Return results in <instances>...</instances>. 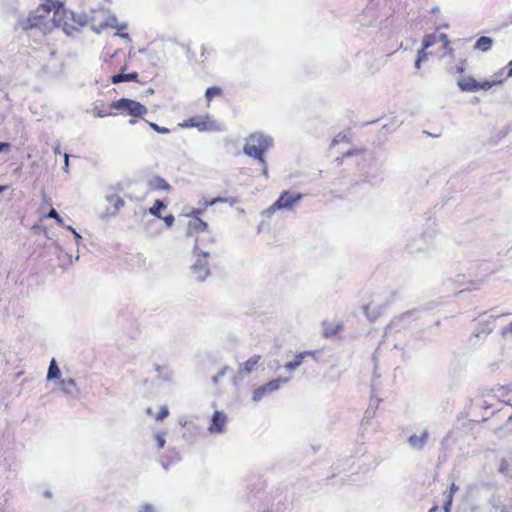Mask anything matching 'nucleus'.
<instances>
[{"mask_svg": "<svg viewBox=\"0 0 512 512\" xmlns=\"http://www.w3.org/2000/svg\"><path fill=\"white\" fill-rule=\"evenodd\" d=\"M70 21L79 26H85L91 22L93 30L99 33L108 26H114L116 17L110 16L108 20L96 23L94 16L65 9L62 0H45L28 16L21 17L19 26L28 37L34 41H40L53 26H69Z\"/></svg>", "mask_w": 512, "mask_h": 512, "instance_id": "1", "label": "nucleus"}, {"mask_svg": "<svg viewBox=\"0 0 512 512\" xmlns=\"http://www.w3.org/2000/svg\"><path fill=\"white\" fill-rule=\"evenodd\" d=\"M273 146V138L261 132L251 133L245 138L243 152L245 155L264 163V154Z\"/></svg>", "mask_w": 512, "mask_h": 512, "instance_id": "2", "label": "nucleus"}, {"mask_svg": "<svg viewBox=\"0 0 512 512\" xmlns=\"http://www.w3.org/2000/svg\"><path fill=\"white\" fill-rule=\"evenodd\" d=\"M200 243L201 240L199 238H196L195 245L193 248V254L196 257V259L191 266V272L196 281L203 282L210 275V268L207 261L210 252L203 250L200 247Z\"/></svg>", "mask_w": 512, "mask_h": 512, "instance_id": "3", "label": "nucleus"}, {"mask_svg": "<svg viewBox=\"0 0 512 512\" xmlns=\"http://www.w3.org/2000/svg\"><path fill=\"white\" fill-rule=\"evenodd\" d=\"M180 125L184 128H197L201 132L224 130L223 124L217 122L208 114L188 118Z\"/></svg>", "mask_w": 512, "mask_h": 512, "instance_id": "4", "label": "nucleus"}, {"mask_svg": "<svg viewBox=\"0 0 512 512\" xmlns=\"http://www.w3.org/2000/svg\"><path fill=\"white\" fill-rule=\"evenodd\" d=\"M438 232V225L434 221L428 223L426 229L421 232L418 241L408 245L409 249L412 252L423 251L427 249L434 243Z\"/></svg>", "mask_w": 512, "mask_h": 512, "instance_id": "5", "label": "nucleus"}, {"mask_svg": "<svg viewBox=\"0 0 512 512\" xmlns=\"http://www.w3.org/2000/svg\"><path fill=\"white\" fill-rule=\"evenodd\" d=\"M111 108L125 112L132 117H143L148 112L146 106L128 98H121L113 101L111 103Z\"/></svg>", "mask_w": 512, "mask_h": 512, "instance_id": "6", "label": "nucleus"}, {"mask_svg": "<svg viewBox=\"0 0 512 512\" xmlns=\"http://www.w3.org/2000/svg\"><path fill=\"white\" fill-rule=\"evenodd\" d=\"M288 382V379H273L269 382H267L264 385H261L253 390L252 399L254 402L261 401L264 397L272 394L273 392H276L280 389L282 384H285Z\"/></svg>", "mask_w": 512, "mask_h": 512, "instance_id": "7", "label": "nucleus"}, {"mask_svg": "<svg viewBox=\"0 0 512 512\" xmlns=\"http://www.w3.org/2000/svg\"><path fill=\"white\" fill-rule=\"evenodd\" d=\"M510 313H503L499 315H489L486 319H481L473 333L476 338L486 337L495 329V321L498 318L509 316Z\"/></svg>", "mask_w": 512, "mask_h": 512, "instance_id": "8", "label": "nucleus"}, {"mask_svg": "<svg viewBox=\"0 0 512 512\" xmlns=\"http://www.w3.org/2000/svg\"><path fill=\"white\" fill-rule=\"evenodd\" d=\"M228 417L224 411L215 410L211 416L207 430L210 434L220 435L226 432Z\"/></svg>", "mask_w": 512, "mask_h": 512, "instance_id": "9", "label": "nucleus"}, {"mask_svg": "<svg viewBox=\"0 0 512 512\" xmlns=\"http://www.w3.org/2000/svg\"><path fill=\"white\" fill-rule=\"evenodd\" d=\"M429 438V432L426 428H418L414 432H408L407 443L414 451H421L424 449Z\"/></svg>", "mask_w": 512, "mask_h": 512, "instance_id": "10", "label": "nucleus"}, {"mask_svg": "<svg viewBox=\"0 0 512 512\" xmlns=\"http://www.w3.org/2000/svg\"><path fill=\"white\" fill-rule=\"evenodd\" d=\"M301 193H291L284 191L280 194L279 198L275 201L276 207L283 211H291L302 200Z\"/></svg>", "mask_w": 512, "mask_h": 512, "instance_id": "11", "label": "nucleus"}, {"mask_svg": "<svg viewBox=\"0 0 512 512\" xmlns=\"http://www.w3.org/2000/svg\"><path fill=\"white\" fill-rule=\"evenodd\" d=\"M363 181L372 185L382 181V169L376 161H371L362 172Z\"/></svg>", "mask_w": 512, "mask_h": 512, "instance_id": "12", "label": "nucleus"}, {"mask_svg": "<svg viewBox=\"0 0 512 512\" xmlns=\"http://www.w3.org/2000/svg\"><path fill=\"white\" fill-rule=\"evenodd\" d=\"M105 200L108 202L109 207H107L106 212L101 215L102 219H108L109 217L115 216L124 205V200L116 194L106 195Z\"/></svg>", "mask_w": 512, "mask_h": 512, "instance_id": "13", "label": "nucleus"}, {"mask_svg": "<svg viewBox=\"0 0 512 512\" xmlns=\"http://www.w3.org/2000/svg\"><path fill=\"white\" fill-rule=\"evenodd\" d=\"M60 391L67 397L78 399L80 396V389L76 381L72 378L60 379L58 382Z\"/></svg>", "mask_w": 512, "mask_h": 512, "instance_id": "14", "label": "nucleus"}, {"mask_svg": "<svg viewBox=\"0 0 512 512\" xmlns=\"http://www.w3.org/2000/svg\"><path fill=\"white\" fill-rule=\"evenodd\" d=\"M457 85L463 92H478V81L472 76H464L457 79Z\"/></svg>", "mask_w": 512, "mask_h": 512, "instance_id": "15", "label": "nucleus"}, {"mask_svg": "<svg viewBox=\"0 0 512 512\" xmlns=\"http://www.w3.org/2000/svg\"><path fill=\"white\" fill-rule=\"evenodd\" d=\"M148 187L150 190L159 191V190H170V184L160 176H154L148 180Z\"/></svg>", "mask_w": 512, "mask_h": 512, "instance_id": "16", "label": "nucleus"}, {"mask_svg": "<svg viewBox=\"0 0 512 512\" xmlns=\"http://www.w3.org/2000/svg\"><path fill=\"white\" fill-rule=\"evenodd\" d=\"M184 427L187 429L188 433H183V438L190 443L194 442L200 431V427L194 422H185Z\"/></svg>", "mask_w": 512, "mask_h": 512, "instance_id": "17", "label": "nucleus"}, {"mask_svg": "<svg viewBox=\"0 0 512 512\" xmlns=\"http://www.w3.org/2000/svg\"><path fill=\"white\" fill-rule=\"evenodd\" d=\"M155 372L157 377L165 382H170L173 379V370L166 365H155Z\"/></svg>", "mask_w": 512, "mask_h": 512, "instance_id": "18", "label": "nucleus"}, {"mask_svg": "<svg viewBox=\"0 0 512 512\" xmlns=\"http://www.w3.org/2000/svg\"><path fill=\"white\" fill-rule=\"evenodd\" d=\"M125 69H126V66H124L122 68V71H124ZM137 78H138L137 72H131L128 74L120 72L112 77V82L113 83H121V82H126V81H136Z\"/></svg>", "mask_w": 512, "mask_h": 512, "instance_id": "19", "label": "nucleus"}, {"mask_svg": "<svg viewBox=\"0 0 512 512\" xmlns=\"http://www.w3.org/2000/svg\"><path fill=\"white\" fill-rule=\"evenodd\" d=\"M307 355H312V353L311 352H302V353L297 354L293 361L287 362L284 365V368L287 371L295 370L296 368H298L303 363L304 357L307 356Z\"/></svg>", "mask_w": 512, "mask_h": 512, "instance_id": "20", "label": "nucleus"}, {"mask_svg": "<svg viewBox=\"0 0 512 512\" xmlns=\"http://www.w3.org/2000/svg\"><path fill=\"white\" fill-rule=\"evenodd\" d=\"M260 358L261 357L259 355H254V356L250 357L240 368L239 373L240 374H242V373L250 374L254 370V367L257 365Z\"/></svg>", "mask_w": 512, "mask_h": 512, "instance_id": "21", "label": "nucleus"}, {"mask_svg": "<svg viewBox=\"0 0 512 512\" xmlns=\"http://www.w3.org/2000/svg\"><path fill=\"white\" fill-rule=\"evenodd\" d=\"M492 45L493 39L491 37L481 36L480 38L477 39L475 43V48L480 51L487 52L491 49Z\"/></svg>", "mask_w": 512, "mask_h": 512, "instance_id": "22", "label": "nucleus"}, {"mask_svg": "<svg viewBox=\"0 0 512 512\" xmlns=\"http://www.w3.org/2000/svg\"><path fill=\"white\" fill-rule=\"evenodd\" d=\"M61 376L60 369L56 363V360L53 358L50 361L48 372H47V381L59 379Z\"/></svg>", "mask_w": 512, "mask_h": 512, "instance_id": "23", "label": "nucleus"}, {"mask_svg": "<svg viewBox=\"0 0 512 512\" xmlns=\"http://www.w3.org/2000/svg\"><path fill=\"white\" fill-rule=\"evenodd\" d=\"M189 234H191V231L194 230V231H197V232H204L207 230V223L204 222L203 220L201 219H193L191 221H189Z\"/></svg>", "mask_w": 512, "mask_h": 512, "instance_id": "24", "label": "nucleus"}, {"mask_svg": "<svg viewBox=\"0 0 512 512\" xmlns=\"http://www.w3.org/2000/svg\"><path fill=\"white\" fill-rule=\"evenodd\" d=\"M504 82V78H496L491 80H485L483 82H478V91L480 90H489L493 86L501 85Z\"/></svg>", "mask_w": 512, "mask_h": 512, "instance_id": "25", "label": "nucleus"}, {"mask_svg": "<svg viewBox=\"0 0 512 512\" xmlns=\"http://www.w3.org/2000/svg\"><path fill=\"white\" fill-rule=\"evenodd\" d=\"M341 329V324L323 323V333L325 336L335 335Z\"/></svg>", "mask_w": 512, "mask_h": 512, "instance_id": "26", "label": "nucleus"}, {"mask_svg": "<svg viewBox=\"0 0 512 512\" xmlns=\"http://www.w3.org/2000/svg\"><path fill=\"white\" fill-rule=\"evenodd\" d=\"M165 436H166L165 431H158L153 434L154 446L157 449L164 448L165 443H166Z\"/></svg>", "mask_w": 512, "mask_h": 512, "instance_id": "27", "label": "nucleus"}, {"mask_svg": "<svg viewBox=\"0 0 512 512\" xmlns=\"http://www.w3.org/2000/svg\"><path fill=\"white\" fill-rule=\"evenodd\" d=\"M166 208V204L162 200H156L154 205L149 209V213L157 218H161V210Z\"/></svg>", "mask_w": 512, "mask_h": 512, "instance_id": "28", "label": "nucleus"}, {"mask_svg": "<svg viewBox=\"0 0 512 512\" xmlns=\"http://www.w3.org/2000/svg\"><path fill=\"white\" fill-rule=\"evenodd\" d=\"M436 42H437L436 34L426 35L422 41L423 50H426V49L432 47Z\"/></svg>", "mask_w": 512, "mask_h": 512, "instance_id": "29", "label": "nucleus"}, {"mask_svg": "<svg viewBox=\"0 0 512 512\" xmlns=\"http://www.w3.org/2000/svg\"><path fill=\"white\" fill-rule=\"evenodd\" d=\"M500 336L504 340L512 339V321L500 329Z\"/></svg>", "mask_w": 512, "mask_h": 512, "instance_id": "30", "label": "nucleus"}, {"mask_svg": "<svg viewBox=\"0 0 512 512\" xmlns=\"http://www.w3.org/2000/svg\"><path fill=\"white\" fill-rule=\"evenodd\" d=\"M221 93V89L219 87L213 86L207 88L205 92V97L208 101V103L215 97L218 96Z\"/></svg>", "mask_w": 512, "mask_h": 512, "instance_id": "31", "label": "nucleus"}, {"mask_svg": "<svg viewBox=\"0 0 512 512\" xmlns=\"http://www.w3.org/2000/svg\"><path fill=\"white\" fill-rule=\"evenodd\" d=\"M458 489V487L453 483L450 487V492L449 494L447 495L446 497V501H445V504H444V510L445 512H449V508L452 504V495L453 493Z\"/></svg>", "mask_w": 512, "mask_h": 512, "instance_id": "32", "label": "nucleus"}, {"mask_svg": "<svg viewBox=\"0 0 512 512\" xmlns=\"http://www.w3.org/2000/svg\"><path fill=\"white\" fill-rule=\"evenodd\" d=\"M228 370H229V367H228V366H226V365H225V366H223V367H222V368L217 372V374H216V375H214V376L212 377V383H213L214 385H218V383H219L220 379H222V378L226 375V373H227V371H228Z\"/></svg>", "mask_w": 512, "mask_h": 512, "instance_id": "33", "label": "nucleus"}, {"mask_svg": "<svg viewBox=\"0 0 512 512\" xmlns=\"http://www.w3.org/2000/svg\"><path fill=\"white\" fill-rule=\"evenodd\" d=\"M437 41H441L443 43V47L445 49H447V54H451L452 53V49L448 47L449 40H448V37H447L446 34L441 33V34L437 35Z\"/></svg>", "mask_w": 512, "mask_h": 512, "instance_id": "34", "label": "nucleus"}, {"mask_svg": "<svg viewBox=\"0 0 512 512\" xmlns=\"http://www.w3.org/2000/svg\"><path fill=\"white\" fill-rule=\"evenodd\" d=\"M138 512H158V507L151 503H144Z\"/></svg>", "mask_w": 512, "mask_h": 512, "instance_id": "35", "label": "nucleus"}, {"mask_svg": "<svg viewBox=\"0 0 512 512\" xmlns=\"http://www.w3.org/2000/svg\"><path fill=\"white\" fill-rule=\"evenodd\" d=\"M47 217L55 219L57 221V223H59L62 226L64 225L63 218L59 215V213L54 208H52L48 212Z\"/></svg>", "mask_w": 512, "mask_h": 512, "instance_id": "36", "label": "nucleus"}, {"mask_svg": "<svg viewBox=\"0 0 512 512\" xmlns=\"http://www.w3.org/2000/svg\"><path fill=\"white\" fill-rule=\"evenodd\" d=\"M149 125L157 133H160V134H168V133H170V130L168 128L161 127V126L157 125L156 123L150 122Z\"/></svg>", "mask_w": 512, "mask_h": 512, "instance_id": "37", "label": "nucleus"}, {"mask_svg": "<svg viewBox=\"0 0 512 512\" xmlns=\"http://www.w3.org/2000/svg\"><path fill=\"white\" fill-rule=\"evenodd\" d=\"M168 415H169V410H168L167 406H162L155 418L157 421H161L164 418H166Z\"/></svg>", "mask_w": 512, "mask_h": 512, "instance_id": "38", "label": "nucleus"}, {"mask_svg": "<svg viewBox=\"0 0 512 512\" xmlns=\"http://www.w3.org/2000/svg\"><path fill=\"white\" fill-rule=\"evenodd\" d=\"M406 316H402L401 318L399 319H395L393 320L389 326L387 327L386 331H385V334H388L389 332H391L392 330L396 329L398 326H399V323L400 321H402L403 319H405Z\"/></svg>", "mask_w": 512, "mask_h": 512, "instance_id": "39", "label": "nucleus"}, {"mask_svg": "<svg viewBox=\"0 0 512 512\" xmlns=\"http://www.w3.org/2000/svg\"><path fill=\"white\" fill-rule=\"evenodd\" d=\"M202 212V209L192 208L189 212L186 213V216L192 217L193 219H200L199 216L202 214Z\"/></svg>", "mask_w": 512, "mask_h": 512, "instance_id": "40", "label": "nucleus"}, {"mask_svg": "<svg viewBox=\"0 0 512 512\" xmlns=\"http://www.w3.org/2000/svg\"><path fill=\"white\" fill-rule=\"evenodd\" d=\"M280 210L279 207H276V202H274L271 206H269L263 214L267 217H271L276 211Z\"/></svg>", "mask_w": 512, "mask_h": 512, "instance_id": "41", "label": "nucleus"}, {"mask_svg": "<svg viewBox=\"0 0 512 512\" xmlns=\"http://www.w3.org/2000/svg\"><path fill=\"white\" fill-rule=\"evenodd\" d=\"M165 224L167 225V227H171L173 224H174V221H175V218L172 214L170 215H167L163 218Z\"/></svg>", "mask_w": 512, "mask_h": 512, "instance_id": "42", "label": "nucleus"}, {"mask_svg": "<svg viewBox=\"0 0 512 512\" xmlns=\"http://www.w3.org/2000/svg\"><path fill=\"white\" fill-rule=\"evenodd\" d=\"M227 201L224 197H215L209 201L210 205H215L217 203H225Z\"/></svg>", "mask_w": 512, "mask_h": 512, "instance_id": "43", "label": "nucleus"}, {"mask_svg": "<svg viewBox=\"0 0 512 512\" xmlns=\"http://www.w3.org/2000/svg\"><path fill=\"white\" fill-rule=\"evenodd\" d=\"M261 166H262V175L265 177V178H268L269 175H268V167H267V163L266 161L264 160V163H259Z\"/></svg>", "mask_w": 512, "mask_h": 512, "instance_id": "44", "label": "nucleus"}, {"mask_svg": "<svg viewBox=\"0 0 512 512\" xmlns=\"http://www.w3.org/2000/svg\"><path fill=\"white\" fill-rule=\"evenodd\" d=\"M427 57H428V53H427V52H425V50H423V49H422V50H420V51L418 52V56H417V58H418L420 61H424V60H426V59H427Z\"/></svg>", "mask_w": 512, "mask_h": 512, "instance_id": "45", "label": "nucleus"}, {"mask_svg": "<svg viewBox=\"0 0 512 512\" xmlns=\"http://www.w3.org/2000/svg\"><path fill=\"white\" fill-rule=\"evenodd\" d=\"M94 115H95L96 117L103 118V117H106V116L110 115V113L105 112V111H102V110H96V109H95V111H94Z\"/></svg>", "mask_w": 512, "mask_h": 512, "instance_id": "46", "label": "nucleus"}, {"mask_svg": "<svg viewBox=\"0 0 512 512\" xmlns=\"http://www.w3.org/2000/svg\"><path fill=\"white\" fill-rule=\"evenodd\" d=\"M68 168H69V154L65 153L64 154V166H63V170L65 172H68Z\"/></svg>", "mask_w": 512, "mask_h": 512, "instance_id": "47", "label": "nucleus"}, {"mask_svg": "<svg viewBox=\"0 0 512 512\" xmlns=\"http://www.w3.org/2000/svg\"><path fill=\"white\" fill-rule=\"evenodd\" d=\"M506 68H502L500 69L498 72H496L493 76H492V79H496V78H503V75H504V71H505Z\"/></svg>", "mask_w": 512, "mask_h": 512, "instance_id": "48", "label": "nucleus"}, {"mask_svg": "<svg viewBox=\"0 0 512 512\" xmlns=\"http://www.w3.org/2000/svg\"><path fill=\"white\" fill-rule=\"evenodd\" d=\"M67 229L70 230L73 233V235H74V237L76 238L77 241L79 239H81L80 234L75 229H73L71 226H68Z\"/></svg>", "mask_w": 512, "mask_h": 512, "instance_id": "49", "label": "nucleus"}, {"mask_svg": "<svg viewBox=\"0 0 512 512\" xmlns=\"http://www.w3.org/2000/svg\"><path fill=\"white\" fill-rule=\"evenodd\" d=\"M10 144L6 142H0V152L4 150H9Z\"/></svg>", "mask_w": 512, "mask_h": 512, "instance_id": "50", "label": "nucleus"}, {"mask_svg": "<svg viewBox=\"0 0 512 512\" xmlns=\"http://www.w3.org/2000/svg\"><path fill=\"white\" fill-rule=\"evenodd\" d=\"M226 200L228 201H225V203H228L230 206H233L234 204L237 203V199L234 198V197H228V198H225Z\"/></svg>", "mask_w": 512, "mask_h": 512, "instance_id": "51", "label": "nucleus"}, {"mask_svg": "<svg viewBox=\"0 0 512 512\" xmlns=\"http://www.w3.org/2000/svg\"><path fill=\"white\" fill-rule=\"evenodd\" d=\"M507 77H512V60L508 63L507 67Z\"/></svg>", "mask_w": 512, "mask_h": 512, "instance_id": "52", "label": "nucleus"}, {"mask_svg": "<svg viewBox=\"0 0 512 512\" xmlns=\"http://www.w3.org/2000/svg\"><path fill=\"white\" fill-rule=\"evenodd\" d=\"M209 201H210V200H206V199H204V198H203V199H201V200L199 201V204H200V205H202V206H204V207L211 206V205L209 204Z\"/></svg>", "mask_w": 512, "mask_h": 512, "instance_id": "53", "label": "nucleus"}, {"mask_svg": "<svg viewBox=\"0 0 512 512\" xmlns=\"http://www.w3.org/2000/svg\"><path fill=\"white\" fill-rule=\"evenodd\" d=\"M116 35L130 41V37H129L128 33H119L118 32V33H116Z\"/></svg>", "mask_w": 512, "mask_h": 512, "instance_id": "54", "label": "nucleus"}, {"mask_svg": "<svg viewBox=\"0 0 512 512\" xmlns=\"http://www.w3.org/2000/svg\"><path fill=\"white\" fill-rule=\"evenodd\" d=\"M464 70H465V68H464V66H463V65H459V66H457V68H456V71H457L458 73H463V72H464Z\"/></svg>", "mask_w": 512, "mask_h": 512, "instance_id": "55", "label": "nucleus"}, {"mask_svg": "<svg viewBox=\"0 0 512 512\" xmlns=\"http://www.w3.org/2000/svg\"><path fill=\"white\" fill-rule=\"evenodd\" d=\"M421 62H422V61H420L418 58L416 59L415 64H414V66H415V68H416V69H419V68H420Z\"/></svg>", "mask_w": 512, "mask_h": 512, "instance_id": "56", "label": "nucleus"}, {"mask_svg": "<svg viewBox=\"0 0 512 512\" xmlns=\"http://www.w3.org/2000/svg\"><path fill=\"white\" fill-rule=\"evenodd\" d=\"M54 153H55V154H59V153H60V147H59V145H57L56 147H54Z\"/></svg>", "mask_w": 512, "mask_h": 512, "instance_id": "57", "label": "nucleus"}, {"mask_svg": "<svg viewBox=\"0 0 512 512\" xmlns=\"http://www.w3.org/2000/svg\"><path fill=\"white\" fill-rule=\"evenodd\" d=\"M126 28H127V24H122V25L118 26L119 30H123V29H126Z\"/></svg>", "mask_w": 512, "mask_h": 512, "instance_id": "58", "label": "nucleus"}, {"mask_svg": "<svg viewBox=\"0 0 512 512\" xmlns=\"http://www.w3.org/2000/svg\"><path fill=\"white\" fill-rule=\"evenodd\" d=\"M6 188V186L0 185V193L3 192Z\"/></svg>", "mask_w": 512, "mask_h": 512, "instance_id": "59", "label": "nucleus"}, {"mask_svg": "<svg viewBox=\"0 0 512 512\" xmlns=\"http://www.w3.org/2000/svg\"><path fill=\"white\" fill-rule=\"evenodd\" d=\"M129 123H130L131 125H134V124L136 123V120H135V119H131V120H129Z\"/></svg>", "mask_w": 512, "mask_h": 512, "instance_id": "60", "label": "nucleus"}, {"mask_svg": "<svg viewBox=\"0 0 512 512\" xmlns=\"http://www.w3.org/2000/svg\"><path fill=\"white\" fill-rule=\"evenodd\" d=\"M507 421H508V423H511V422H512V415H510V416L508 417V420H507Z\"/></svg>", "mask_w": 512, "mask_h": 512, "instance_id": "61", "label": "nucleus"}, {"mask_svg": "<svg viewBox=\"0 0 512 512\" xmlns=\"http://www.w3.org/2000/svg\"><path fill=\"white\" fill-rule=\"evenodd\" d=\"M336 143H338V138H335V139L333 140V144H336Z\"/></svg>", "mask_w": 512, "mask_h": 512, "instance_id": "62", "label": "nucleus"}]
</instances>
